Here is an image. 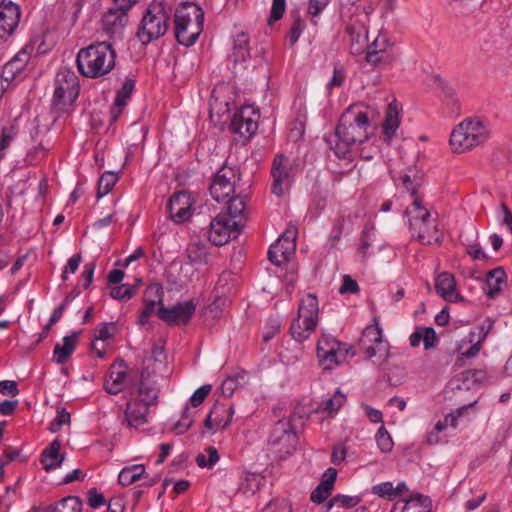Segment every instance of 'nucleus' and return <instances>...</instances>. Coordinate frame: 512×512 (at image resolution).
Listing matches in <instances>:
<instances>
[{
  "mask_svg": "<svg viewBox=\"0 0 512 512\" xmlns=\"http://www.w3.org/2000/svg\"><path fill=\"white\" fill-rule=\"evenodd\" d=\"M359 286L358 283L351 278L349 275H344L343 277V283L339 288V292L341 294H354L358 291Z\"/></svg>",
  "mask_w": 512,
  "mask_h": 512,
  "instance_id": "62",
  "label": "nucleus"
},
{
  "mask_svg": "<svg viewBox=\"0 0 512 512\" xmlns=\"http://www.w3.org/2000/svg\"><path fill=\"white\" fill-rule=\"evenodd\" d=\"M336 478H337V470L334 468H328L324 472L319 485L326 487L330 491H333Z\"/></svg>",
  "mask_w": 512,
  "mask_h": 512,
  "instance_id": "61",
  "label": "nucleus"
},
{
  "mask_svg": "<svg viewBox=\"0 0 512 512\" xmlns=\"http://www.w3.org/2000/svg\"><path fill=\"white\" fill-rule=\"evenodd\" d=\"M210 248L207 244L194 241L188 244L186 257L192 265H207L210 259Z\"/></svg>",
  "mask_w": 512,
  "mask_h": 512,
  "instance_id": "30",
  "label": "nucleus"
},
{
  "mask_svg": "<svg viewBox=\"0 0 512 512\" xmlns=\"http://www.w3.org/2000/svg\"><path fill=\"white\" fill-rule=\"evenodd\" d=\"M196 311V304L192 300L178 302L171 307L161 306L157 310L159 318L170 326L187 324Z\"/></svg>",
  "mask_w": 512,
  "mask_h": 512,
  "instance_id": "16",
  "label": "nucleus"
},
{
  "mask_svg": "<svg viewBox=\"0 0 512 512\" xmlns=\"http://www.w3.org/2000/svg\"><path fill=\"white\" fill-rule=\"evenodd\" d=\"M61 442L54 439L42 452L40 462L46 471H51L59 467L63 460L64 454L60 452Z\"/></svg>",
  "mask_w": 512,
  "mask_h": 512,
  "instance_id": "26",
  "label": "nucleus"
},
{
  "mask_svg": "<svg viewBox=\"0 0 512 512\" xmlns=\"http://www.w3.org/2000/svg\"><path fill=\"white\" fill-rule=\"evenodd\" d=\"M286 9L285 0H273L269 21H278L282 18Z\"/></svg>",
  "mask_w": 512,
  "mask_h": 512,
  "instance_id": "58",
  "label": "nucleus"
},
{
  "mask_svg": "<svg viewBox=\"0 0 512 512\" xmlns=\"http://www.w3.org/2000/svg\"><path fill=\"white\" fill-rule=\"evenodd\" d=\"M135 293V288L127 284L113 287L111 289V296L118 300H129Z\"/></svg>",
  "mask_w": 512,
  "mask_h": 512,
  "instance_id": "53",
  "label": "nucleus"
},
{
  "mask_svg": "<svg viewBox=\"0 0 512 512\" xmlns=\"http://www.w3.org/2000/svg\"><path fill=\"white\" fill-rule=\"evenodd\" d=\"M231 57L234 62H245L250 58L249 38L245 32L241 31L235 35Z\"/></svg>",
  "mask_w": 512,
  "mask_h": 512,
  "instance_id": "35",
  "label": "nucleus"
},
{
  "mask_svg": "<svg viewBox=\"0 0 512 512\" xmlns=\"http://www.w3.org/2000/svg\"><path fill=\"white\" fill-rule=\"evenodd\" d=\"M435 289L444 300L452 303L464 301L463 296L456 289V280L449 272L440 273L435 279Z\"/></svg>",
  "mask_w": 512,
  "mask_h": 512,
  "instance_id": "22",
  "label": "nucleus"
},
{
  "mask_svg": "<svg viewBox=\"0 0 512 512\" xmlns=\"http://www.w3.org/2000/svg\"><path fill=\"white\" fill-rule=\"evenodd\" d=\"M319 306L315 295L308 294L300 302L297 317L292 321L290 334L297 342H303L315 331Z\"/></svg>",
  "mask_w": 512,
  "mask_h": 512,
  "instance_id": "7",
  "label": "nucleus"
},
{
  "mask_svg": "<svg viewBox=\"0 0 512 512\" xmlns=\"http://www.w3.org/2000/svg\"><path fill=\"white\" fill-rule=\"evenodd\" d=\"M361 499L358 496H349L337 494L333 497V503L337 504V507L351 509L360 503Z\"/></svg>",
  "mask_w": 512,
  "mask_h": 512,
  "instance_id": "51",
  "label": "nucleus"
},
{
  "mask_svg": "<svg viewBox=\"0 0 512 512\" xmlns=\"http://www.w3.org/2000/svg\"><path fill=\"white\" fill-rule=\"evenodd\" d=\"M17 133L18 129L15 124L2 127L0 136V161L5 157V150L10 147Z\"/></svg>",
  "mask_w": 512,
  "mask_h": 512,
  "instance_id": "43",
  "label": "nucleus"
},
{
  "mask_svg": "<svg viewBox=\"0 0 512 512\" xmlns=\"http://www.w3.org/2000/svg\"><path fill=\"white\" fill-rule=\"evenodd\" d=\"M507 275L503 268L497 267L487 272L485 293L488 297L494 298L500 294L503 287L506 285Z\"/></svg>",
  "mask_w": 512,
  "mask_h": 512,
  "instance_id": "27",
  "label": "nucleus"
},
{
  "mask_svg": "<svg viewBox=\"0 0 512 512\" xmlns=\"http://www.w3.org/2000/svg\"><path fill=\"white\" fill-rule=\"evenodd\" d=\"M158 392L154 383H138L137 389L129 393L123 422L129 427L138 428L148 422L149 411L157 404Z\"/></svg>",
  "mask_w": 512,
  "mask_h": 512,
  "instance_id": "4",
  "label": "nucleus"
},
{
  "mask_svg": "<svg viewBox=\"0 0 512 512\" xmlns=\"http://www.w3.org/2000/svg\"><path fill=\"white\" fill-rule=\"evenodd\" d=\"M423 331V345L426 350H430L439 342L435 330L432 327H424Z\"/></svg>",
  "mask_w": 512,
  "mask_h": 512,
  "instance_id": "57",
  "label": "nucleus"
},
{
  "mask_svg": "<svg viewBox=\"0 0 512 512\" xmlns=\"http://www.w3.org/2000/svg\"><path fill=\"white\" fill-rule=\"evenodd\" d=\"M487 322H488L487 327L485 328L483 326L481 328V332H480L479 338H478L476 343L472 344L465 351H462V346L461 345H459L457 347V350L460 353V357H459L458 361H461L463 358L475 357L479 353V351L481 349L482 342L484 341V339L486 338L487 334L489 333L490 329L493 326V322L490 319H488Z\"/></svg>",
  "mask_w": 512,
  "mask_h": 512,
  "instance_id": "39",
  "label": "nucleus"
},
{
  "mask_svg": "<svg viewBox=\"0 0 512 512\" xmlns=\"http://www.w3.org/2000/svg\"><path fill=\"white\" fill-rule=\"evenodd\" d=\"M376 442H377L379 449L382 452L391 451V449L393 447V441H392L390 434L388 433V431L385 429L384 426H381L378 429V431L376 433Z\"/></svg>",
  "mask_w": 512,
  "mask_h": 512,
  "instance_id": "49",
  "label": "nucleus"
},
{
  "mask_svg": "<svg viewBox=\"0 0 512 512\" xmlns=\"http://www.w3.org/2000/svg\"><path fill=\"white\" fill-rule=\"evenodd\" d=\"M135 89V80L127 77L122 84L121 88L118 90L115 100L127 105L128 100L130 99L132 92Z\"/></svg>",
  "mask_w": 512,
  "mask_h": 512,
  "instance_id": "48",
  "label": "nucleus"
},
{
  "mask_svg": "<svg viewBox=\"0 0 512 512\" xmlns=\"http://www.w3.org/2000/svg\"><path fill=\"white\" fill-rule=\"evenodd\" d=\"M20 8L12 1H3L0 4V36L11 35L20 21Z\"/></svg>",
  "mask_w": 512,
  "mask_h": 512,
  "instance_id": "21",
  "label": "nucleus"
},
{
  "mask_svg": "<svg viewBox=\"0 0 512 512\" xmlns=\"http://www.w3.org/2000/svg\"><path fill=\"white\" fill-rule=\"evenodd\" d=\"M421 181L422 177L415 168H408L396 179V182L401 183L404 189L410 192L413 197L411 205L405 210L409 229L412 236L423 245L440 244L443 235L437 227L436 218L423 206L422 200L416 196Z\"/></svg>",
  "mask_w": 512,
  "mask_h": 512,
  "instance_id": "1",
  "label": "nucleus"
},
{
  "mask_svg": "<svg viewBox=\"0 0 512 512\" xmlns=\"http://www.w3.org/2000/svg\"><path fill=\"white\" fill-rule=\"evenodd\" d=\"M117 180L118 177L115 173L105 172L98 181L97 197L101 198L107 195L112 190Z\"/></svg>",
  "mask_w": 512,
  "mask_h": 512,
  "instance_id": "45",
  "label": "nucleus"
},
{
  "mask_svg": "<svg viewBox=\"0 0 512 512\" xmlns=\"http://www.w3.org/2000/svg\"><path fill=\"white\" fill-rule=\"evenodd\" d=\"M34 52V46L25 45L9 62H7L2 71V76L5 81H13L18 77L25 74L27 65Z\"/></svg>",
  "mask_w": 512,
  "mask_h": 512,
  "instance_id": "20",
  "label": "nucleus"
},
{
  "mask_svg": "<svg viewBox=\"0 0 512 512\" xmlns=\"http://www.w3.org/2000/svg\"><path fill=\"white\" fill-rule=\"evenodd\" d=\"M464 122L469 132L473 134L477 146L483 144L490 138L491 127L489 122L479 118L464 120Z\"/></svg>",
  "mask_w": 512,
  "mask_h": 512,
  "instance_id": "34",
  "label": "nucleus"
},
{
  "mask_svg": "<svg viewBox=\"0 0 512 512\" xmlns=\"http://www.w3.org/2000/svg\"><path fill=\"white\" fill-rule=\"evenodd\" d=\"M167 210L170 218L175 223H183L189 220L193 214L191 194L186 191L174 193L167 204Z\"/></svg>",
  "mask_w": 512,
  "mask_h": 512,
  "instance_id": "19",
  "label": "nucleus"
},
{
  "mask_svg": "<svg viewBox=\"0 0 512 512\" xmlns=\"http://www.w3.org/2000/svg\"><path fill=\"white\" fill-rule=\"evenodd\" d=\"M484 373L481 370H466L450 381L452 389L470 390L476 386L483 378Z\"/></svg>",
  "mask_w": 512,
  "mask_h": 512,
  "instance_id": "32",
  "label": "nucleus"
},
{
  "mask_svg": "<svg viewBox=\"0 0 512 512\" xmlns=\"http://www.w3.org/2000/svg\"><path fill=\"white\" fill-rule=\"evenodd\" d=\"M449 142L452 150L456 153H462L477 146L473 134L469 132L464 121L454 128L450 135Z\"/></svg>",
  "mask_w": 512,
  "mask_h": 512,
  "instance_id": "25",
  "label": "nucleus"
},
{
  "mask_svg": "<svg viewBox=\"0 0 512 512\" xmlns=\"http://www.w3.org/2000/svg\"><path fill=\"white\" fill-rule=\"evenodd\" d=\"M328 0H310L308 3V14L312 17L311 23L314 26H317V16L324 10L327 6Z\"/></svg>",
  "mask_w": 512,
  "mask_h": 512,
  "instance_id": "52",
  "label": "nucleus"
},
{
  "mask_svg": "<svg viewBox=\"0 0 512 512\" xmlns=\"http://www.w3.org/2000/svg\"><path fill=\"white\" fill-rule=\"evenodd\" d=\"M0 393L3 395H11L13 397L19 394L17 382L12 380L0 381Z\"/></svg>",
  "mask_w": 512,
  "mask_h": 512,
  "instance_id": "64",
  "label": "nucleus"
},
{
  "mask_svg": "<svg viewBox=\"0 0 512 512\" xmlns=\"http://www.w3.org/2000/svg\"><path fill=\"white\" fill-rule=\"evenodd\" d=\"M171 8L164 1L154 0L147 6L137 37L144 45L163 37L169 29Z\"/></svg>",
  "mask_w": 512,
  "mask_h": 512,
  "instance_id": "5",
  "label": "nucleus"
},
{
  "mask_svg": "<svg viewBox=\"0 0 512 512\" xmlns=\"http://www.w3.org/2000/svg\"><path fill=\"white\" fill-rule=\"evenodd\" d=\"M296 164L289 157L278 154L271 166V191L277 197L283 196L292 186L296 174Z\"/></svg>",
  "mask_w": 512,
  "mask_h": 512,
  "instance_id": "10",
  "label": "nucleus"
},
{
  "mask_svg": "<svg viewBox=\"0 0 512 512\" xmlns=\"http://www.w3.org/2000/svg\"><path fill=\"white\" fill-rule=\"evenodd\" d=\"M158 305L163 306L162 289L159 285H150L144 294V308L138 316V323L145 325L150 316L155 313Z\"/></svg>",
  "mask_w": 512,
  "mask_h": 512,
  "instance_id": "24",
  "label": "nucleus"
},
{
  "mask_svg": "<svg viewBox=\"0 0 512 512\" xmlns=\"http://www.w3.org/2000/svg\"><path fill=\"white\" fill-rule=\"evenodd\" d=\"M306 27L305 21L300 17L299 14L294 16L293 23L287 34V39L290 45H294L300 38L302 32Z\"/></svg>",
  "mask_w": 512,
  "mask_h": 512,
  "instance_id": "46",
  "label": "nucleus"
},
{
  "mask_svg": "<svg viewBox=\"0 0 512 512\" xmlns=\"http://www.w3.org/2000/svg\"><path fill=\"white\" fill-rule=\"evenodd\" d=\"M372 494L388 499V500H394L395 499V490L392 482H382L379 484H376L371 489Z\"/></svg>",
  "mask_w": 512,
  "mask_h": 512,
  "instance_id": "47",
  "label": "nucleus"
},
{
  "mask_svg": "<svg viewBox=\"0 0 512 512\" xmlns=\"http://www.w3.org/2000/svg\"><path fill=\"white\" fill-rule=\"evenodd\" d=\"M261 512H292V509L290 504L282 499L269 502Z\"/></svg>",
  "mask_w": 512,
  "mask_h": 512,
  "instance_id": "56",
  "label": "nucleus"
},
{
  "mask_svg": "<svg viewBox=\"0 0 512 512\" xmlns=\"http://www.w3.org/2000/svg\"><path fill=\"white\" fill-rule=\"evenodd\" d=\"M346 74L341 65H335L333 75L326 85V89L331 92L336 87H341L345 81Z\"/></svg>",
  "mask_w": 512,
  "mask_h": 512,
  "instance_id": "50",
  "label": "nucleus"
},
{
  "mask_svg": "<svg viewBox=\"0 0 512 512\" xmlns=\"http://www.w3.org/2000/svg\"><path fill=\"white\" fill-rule=\"evenodd\" d=\"M149 380L143 373L140 374L136 370H128L124 361L120 360L111 365L104 382V389L112 395L122 391L130 393L137 389L138 383L148 382Z\"/></svg>",
  "mask_w": 512,
  "mask_h": 512,
  "instance_id": "8",
  "label": "nucleus"
},
{
  "mask_svg": "<svg viewBox=\"0 0 512 512\" xmlns=\"http://www.w3.org/2000/svg\"><path fill=\"white\" fill-rule=\"evenodd\" d=\"M145 475V467L142 464H136L124 467L119 475L118 482L122 486H129Z\"/></svg>",
  "mask_w": 512,
  "mask_h": 512,
  "instance_id": "37",
  "label": "nucleus"
},
{
  "mask_svg": "<svg viewBox=\"0 0 512 512\" xmlns=\"http://www.w3.org/2000/svg\"><path fill=\"white\" fill-rule=\"evenodd\" d=\"M366 60L373 66H380L382 64H388L391 59L389 55L384 53V48L378 49V41H374L368 48L366 54Z\"/></svg>",
  "mask_w": 512,
  "mask_h": 512,
  "instance_id": "40",
  "label": "nucleus"
},
{
  "mask_svg": "<svg viewBox=\"0 0 512 512\" xmlns=\"http://www.w3.org/2000/svg\"><path fill=\"white\" fill-rule=\"evenodd\" d=\"M119 328L116 322H104L97 325L94 330V337L96 340L102 342L112 340L117 334Z\"/></svg>",
  "mask_w": 512,
  "mask_h": 512,
  "instance_id": "41",
  "label": "nucleus"
},
{
  "mask_svg": "<svg viewBox=\"0 0 512 512\" xmlns=\"http://www.w3.org/2000/svg\"><path fill=\"white\" fill-rule=\"evenodd\" d=\"M211 385H202L198 389L195 390L193 395L190 397V403L193 407H198L201 405L205 398L209 395L211 392Z\"/></svg>",
  "mask_w": 512,
  "mask_h": 512,
  "instance_id": "55",
  "label": "nucleus"
},
{
  "mask_svg": "<svg viewBox=\"0 0 512 512\" xmlns=\"http://www.w3.org/2000/svg\"><path fill=\"white\" fill-rule=\"evenodd\" d=\"M204 12L195 3H185L174 15L175 37L179 44L192 46L203 30Z\"/></svg>",
  "mask_w": 512,
  "mask_h": 512,
  "instance_id": "6",
  "label": "nucleus"
},
{
  "mask_svg": "<svg viewBox=\"0 0 512 512\" xmlns=\"http://www.w3.org/2000/svg\"><path fill=\"white\" fill-rule=\"evenodd\" d=\"M81 262V255L75 254L72 257H70L67 261V265L65 266L64 270L62 271L61 278L65 281L67 280V274L71 273L74 274Z\"/></svg>",
  "mask_w": 512,
  "mask_h": 512,
  "instance_id": "59",
  "label": "nucleus"
},
{
  "mask_svg": "<svg viewBox=\"0 0 512 512\" xmlns=\"http://www.w3.org/2000/svg\"><path fill=\"white\" fill-rule=\"evenodd\" d=\"M82 502L76 496H68L53 505L47 506L43 512H81Z\"/></svg>",
  "mask_w": 512,
  "mask_h": 512,
  "instance_id": "36",
  "label": "nucleus"
},
{
  "mask_svg": "<svg viewBox=\"0 0 512 512\" xmlns=\"http://www.w3.org/2000/svg\"><path fill=\"white\" fill-rule=\"evenodd\" d=\"M296 230H286L268 250V259L275 265L287 261L296 249Z\"/></svg>",
  "mask_w": 512,
  "mask_h": 512,
  "instance_id": "18",
  "label": "nucleus"
},
{
  "mask_svg": "<svg viewBox=\"0 0 512 512\" xmlns=\"http://www.w3.org/2000/svg\"><path fill=\"white\" fill-rule=\"evenodd\" d=\"M128 21L127 12L118 8L109 10L103 17V25L112 36L120 34Z\"/></svg>",
  "mask_w": 512,
  "mask_h": 512,
  "instance_id": "28",
  "label": "nucleus"
},
{
  "mask_svg": "<svg viewBox=\"0 0 512 512\" xmlns=\"http://www.w3.org/2000/svg\"><path fill=\"white\" fill-rule=\"evenodd\" d=\"M227 203V213L224 214L232 217V219L241 220V223L244 224L245 200L242 197L236 196L230 198Z\"/></svg>",
  "mask_w": 512,
  "mask_h": 512,
  "instance_id": "42",
  "label": "nucleus"
},
{
  "mask_svg": "<svg viewBox=\"0 0 512 512\" xmlns=\"http://www.w3.org/2000/svg\"><path fill=\"white\" fill-rule=\"evenodd\" d=\"M331 493H332V491H330L326 487L318 485L312 491L310 499L312 502H314L316 504H321L331 495Z\"/></svg>",
  "mask_w": 512,
  "mask_h": 512,
  "instance_id": "60",
  "label": "nucleus"
},
{
  "mask_svg": "<svg viewBox=\"0 0 512 512\" xmlns=\"http://www.w3.org/2000/svg\"><path fill=\"white\" fill-rule=\"evenodd\" d=\"M192 425V418L190 417L189 408H185L181 420H179L175 425V431L178 434H182L186 432L190 426Z\"/></svg>",
  "mask_w": 512,
  "mask_h": 512,
  "instance_id": "63",
  "label": "nucleus"
},
{
  "mask_svg": "<svg viewBox=\"0 0 512 512\" xmlns=\"http://www.w3.org/2000/svg\"><path fill=\"white\" fill-rule=\"evenodd\" d=\"M219 461V454L214 446L207 447L196 457V463L201 468H211Z\"/></svg>",
  "mask_w": 512,
  "mask_h": 512,
  "instance_id": "44",
  "label": "nucleus"
},
{
  "mask_svg": "<svg viewBox=\"0 0 512 512\" xmlns=\"http://www.w3.org/2000/svg\"><path fill=\"white\" fill-rule=\"evenodd\" d=\"M79 332L63 337L62 344H56L53 351V357L56 363L64 364L76 348V342Z\"/></svg>",
  "mask_w": 512,
  "mask_h": 512,
  "instance_id": "33",
  "label": "nucleus"
},
{
  "mask_svg": "<svg viewBox=\"0 0 512 512\" xmlns=\"http://www.w3.org/2000/svg\"><path fill=\"white\" fill-rule=\"evenodd\" d=\"M354 356L351 346L323 334L317 343V357L324 369L330 370Z\"/></svg>",
  "mask_w": 512,
  "mask_h": 512,
  "instance_id": "9",
  "label": "nucleus"
},
{
  "mask_svg": "<svg viewBox=\"0 0 512 512\" xmlns=\"http://www.w3.org/2000/svg\"><path fill=\"white\" fill-rule=\"evenodd\" d=\"M390 512H430L428 498L417 494L406 501H397Z\"/></svg>",
  "mask_w": 512,
  "mask_h": 512,
  "instance_id": "31",
  "label": "nucleus"
},
{
  "mask_svg": "<svg viewBox=\"0 0 512 512\" xmlns=\"http://www.w3.org/2000/svg\"><path fill=\"white\" fill-rule=\"evenodd\" d=\"M360 346L368 358H376L375 363L384 362L389 354V345L382 339V331L378 326H368L360 339Z\"/></svg>",
  "mask_w": 512,
  "mask_h": 512,
  "instance_id": "14",
  "label": "nucleus"
},
{
  "mask_svg": "<svg viewBox=\"0 0 512 512\" xmlns=\"http://www.w3.org/2000/svg\"><path fill=\"white\" fill-rule=\"evenodd\" d=\"M345 401L346 396L337 390L333 396L321 402L319 411L326 413L328 416H333L344 405Z\"/></svg>",
  "mask_w": 512,
  "mask_h": 512,
  "instance_id": "38",
  "label": "nucleus"
},
{
  "mask_svg": "<svg viewBox=\"0 0 512 512\" xmlns=\"http://www.w3.org/2000/svg\"><path fill=\"white\" fill-rule=\"evenodd\" d=\"M370 122L368 115L359 107H349L340 117L334 134L333 150L339 158H345L354 147L368 139Z\"/></svg>",
  "mask_w": 512,
  "mask_h": 512,
  "instance_id": "2",
  "label": "nucleus"
},
{
  "mask_svg": "<svg viewBox=\"0 0 512 512\" xmlns=\"http://www.w3.org/2000/svg\"><path fill=\"white\" fill-rule=\"evenodd\" d=\"M399 113L396 104L390 103L387 106L385 119L382 124L383 140L386 143H390L396 136L399 128Z\"/></svg>",
  "mask_w": 512,
  "mask_h": 512,
  "instance_id": "29",
  "label": "nucleus"
},
{
  "mask_svg": "<svg viewBox=\"0 0 512 512\" xmlns=\"http://www.w3.org/2000/svg\"><path fill=\"white\" fill-rule=\"evenodd\" d=\"M281 327V322L277 317H271L266 326L263 333V341H270L279 331Z\"/></svg>",
  "mask_w": 512,
  "mask_h": 512,
  "instance_id": "54",
  "label": "nucleus"
},
{
  "mask_svg": "<svg viewBox=\"0 0 512 512\" xmlns=\"http://www.w3.org/2000/svg\"><path fill=\"white\" fill-rule=\"evenodd\" d=\"M239 179L240 173L237 168L223 165L214 175L209 186L212 198L217 202L227 200L235 192L236 182Z\"/></svg>",
  "mask_w": 512,
  "mask_h": 512,
  "instance_id": "13",
  "label": "nucleus"
},
{
  "mask_svg": "<svg viewBox=\"0 0 512 512\" xmlns=\"http://www.w3.org/2000/svg\"><path fill=\"white\" fill-rule=\"evenodd\" d=\"M259 114L252 106L241 107L237 111L230 124L233 133L250 138L258 129Z\"/></svg>",
  "mask_w": 512,
  "mask_h": 512,
  "instance_id": "17",
  "label": "nucleus"
},
{
  "mask_svg": "<svg viewBox=\"0 0 512 512\" xmlns=\"http://www.w3.org/2000/svg\"><path fill=\"white\" fill-rule=\"evenodd\" d=\"M241 220L232 219L225 214H218L210 223L208 237L215 246H222L230 239H235L241 232Z\"/></svg>",
  "mask_w": 512,
  "mask_h": 512,
  "instance_id": "12",
  "label": "nucleus"
},
{
  "mask_svg": "<svg viewBox=\"0 0 512 512\" xmlns=\"http://www.w3.org/2000/svg\"><path fill=\"white\" fill-rule=\"evenodd\" d=\"M297 436L290 418L280 419L273 427L269 444L279 452L289 454L296 446Z\"/></svg>",
  "mask_w": 512,
  "mask_h": 512,
  "instance_id": "15",
  "label": "nucleus"
},
{
  "mask_svg": "<svg viewBox=\"0 0 512 512\" xmlns=\"http://www.w3.org/2000/svg\"><path fill=\"white\" fill-rule=\"evenodd\" d=\"M79 90V78L75 72L66 67L61 68L55 78L54 105H71L77 99Z\"/></svg>",
  "mask_w": 512,
  "mask_h": 512,
  "instance_id": "11",
  "label": "nucleus"
},
{
  "mask_svg": "<svg viewBox=\"0 0 512 512\" xmlns=\"http://www.w3.org/2000/svg\"><path fill=\"white\" fill-rule=\"evenodd\" d=\"M233 406L216 403L205 419V426L208 429H225L231 422L234 415Z\"/></svg>",
  "mask_w": 512,
  "mask_h": 512,
  "instance_id": "23",
  "label": "nucleus"
},
{
  "mask_svg": "<svg viewBox=\"0 0 512 512\" xmlns=\"http://www.w3.org/2000/svg\"><path fill=\"white\" fill-rule=\"evenodd\" d=\"M116 62V52L108 42H97L81 48L76 57L81 75L96 79L111 72Z\"/></svg>",
  "mask_w": 512,
  "mask_h": 512,
  "instance_id": "3",
  "label": "nucleus"
}]
</instances>
